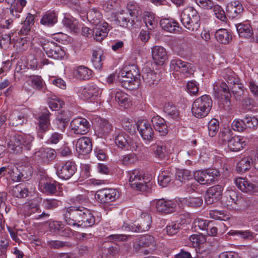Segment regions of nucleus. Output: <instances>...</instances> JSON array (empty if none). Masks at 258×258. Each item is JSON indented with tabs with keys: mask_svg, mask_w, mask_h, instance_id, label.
Instances as JSON below:
<instances>
[{
	"mask_svg": "<svg viewBox=\"0 0 258 258\" xmlns=\"http://www.w3.org/2000/svg\"><path fill=\"white\" fill-rule=\"evenodd\" d=\"M48 105L52 110H56L60 108H62L64 105V103L59 98L54 96L53 98L48 99Z\"/></svg>",
	"mask_w": 258,
	"mask_h": 258,
	"instance_id": "bf43d9fd",
	"label": "nucleus"
},
{
	"mask_svg": "<svg viewBox=\"0 0 258 258\" xmlns=\"http://www.w3.org/2000/svg\"><path fill=\"white\" fill-rule=\"evenodd\" d=\"M213 89L216 97L219 98L221 104L223 107H229L230 105L229 97L230 93L229 87L226 83L219 81L214 84Z\"/></svg>",
	"mask_w": 258,
	"mask_h": 258,
	"instance_id": "0eeeda50",
	"label": "nucleus"
},
{
	"mask_svg": "<svg viewBox=\"0 0 258 258\" xmlns=\"http://www.w3.org/2000/svg\"><path fill=\"white\" fill-rule=\"evenodd\" d=\"M238 35L241 37L249 38L253 34V31L250 25L248 23H239L236 25Z\"/></svg>",
	"mask_w": 258,
	"mask_h": 258,
	"instance_id": "f704fd0d",
	"label": "nucleus"
},
{
	"mask_svg": "<svg viewBox=\"0 0 258 258\" xmlns=\"http://www.w3.org/2000/svg\"><path fill=\"white\" fill-rule=\"evenodd\" d=\"M174 175L170 172L162 171L158 176V182L163 187H166L173 179Z\"/></svg>",
	"mask_w": 258,
	"mask_h": 258,
	"instance_id": "49530a36",
	"label": "nucleus"
},
{
	"mask_svg": "<svg viewBox=\"0 0 258 258\" xmlns=\"http://www.w3.org/2000/svg\"><path fill=\"white\" fill-rule=\"evenodd\" d=\"M42 47L48 56L54 59H61L66 54L64 50L53 41H48L44 43Z\"/></svg>",
	"mask_w": 258,
	"mask_h": 258,
	"instance_id": "f8f14e48",
	"label": "nucleus"
},
{
	"mask_svg": "<svg viewBox=\"0 0 258 258\" xmlns=\"http://www.w3.org/2000/svg\"><path fill=\"white\" fill-rule=\"evenodd\" d=\"M127 10L131 17L134 19L141 14L140 8L136 3L129 2L127 5Z\"/></svg>",
	"mask_w": 258,
	"mask_h": 258,
	"instance_id": "5fc2aeb1",
	"label": "nucleus"
},
{
	"mask_svg": "<svg viewBox=\"0 0 258 258\" xmlns=\"http://www.w3.org/2000/svg\"><path fill=\"white\" fill-rule=\"evenodd\" d=\"M88 20L92 24L97 26L102 23V15L98 10L93 8L90 9L87 13Z\"/></svg>",
	"mask_w": 258,
	"mask_h": 258,
	"instance_id": "72a5a7b5",
	"label": "nucleus"
},
{
	"mask_svg": "<svg viewBox=\"0 0 258 258\" xmlns=\"http://www.w3.org/2000/svg\"><path fill=\"white\" fill-rule=\"evenodd\" d=\"M60 201L54 199H46L43 201L42 206L46 210H52L57 208Z\"/></svg>",
	"mask_w": 258,
	"mask_h": 258,
	"instance_id": "e2e57ef3",
	"label": "nucleus"
},
{
	"mask_svg": "<svg viewBox=\"0 0 258 258\" xmlns=\"http://www.w3.org/2000/svg\"><path fill=\"white\" fill-rule=\"evenodd\" d=\"M176 178L177 180L185 183L186 181L192 178V175L189 170H183L177 172Z\"/></svg>",
	"mask_w": 258,
	"mask_h": 258,
	"instance_id": "69168bd1",
	"label": "nucleus"
},
{
	"mask_svg": "<svg viewBox=\"0 0 258 258\" xmlns=\"http://www.w3.org/2000/svg\"><path fill=\"white\" fill-rule=\"evenodd\" d=\"M50 113L46 110L38 117V129L41 133H45L49 130L50 125L49 116Z\"/></svg>",
	"mask_w": 258,
	"mask_h": 258,
	"instance_id": "c85d7f7f",
	"label": "nucleus"
},
{
	"mask_svg": "<svg viewBox=\"0 0 258 258\" xmlns=\"http://www.w3.org/2000/svg\"><path fill=\"white\" fill-rule=\"evenodd\" d=\"M57 21V15L53 11L45 13L42 17L40 23L45 26H52Z\"/></svg>",
	"mask_w": 258,
	"mask_h": 258,
	"instance_id": "2f4dec72",
	"label": "nucleus"
},
{
	"mask_svg": "<svg viewBox=\"0 0 258 258\" xmlns=\"http://www.w3.org/2000/svg\"><path fill=\"white\" fill-rule=\"evenodd\" d=\"M137 128L143 139L150 141L153 137L154 132L150 124L146 120L138 122Z\"/></svg>",
	"mask_w": 258,
	"mask_h": 258,
	"instance_id": "4be33fe9",
	"label": "nucleus"
},
{
	"mask_svg": "<svg viewBox=\"0 0 258 258\" xmlns=\"http://www.w3.org/2000/svg\"><path fill=\"white\" fill-rule=\"evenodd\" d=\"M105 59V56L100 51L93 50L92 53V62L94 68L100 71L102 67V61Z\"/></svg>",
	"mask_w": 258,
	"mask_h": 258,
	"instance_id": "a18cd8bd",
	"label": "nucleus"
},
{
	"mask_svg": "<svg viewBox=\"0 0 258 258\" xmlns=\"http://www.w3.org/2000/svg\"><path fill=\"white\" fill-rule=\"evenodd\" d=\"M253 165V160L250 156L245 157L237 164L236 170L238 172H244L248 170Z\"/></svg>",
	"mask_w": 258,
	"mask_h": 258,
	"instance_id": "4c0bfd02",
	"label": "nucleus"
},
{
	"mask_svg": "<svg viewBox=\"0 0 258 258\" xmlns=\"http://www.w3.org/2000/svg\"><path fill=\"white\" fill-rule=\"evenodd\" d=\"M144 218L142 216L140 220V223L137 225L135 224L132 226V230L135 232H140L148 231L150 228L152 220L149 214H144Z\"/></svg>",
	"mask_w": 258,
	"mask_h": 258,
	"instance_id": "5701e85b",
	"label": "nucleus"
},
{
	"mask_svg": "<svg viewBox=\"0 0 258 258\" xmlns=\"http://www.w3.org/2000/svg\"><path fill=\"white\" fill-rule=\"evenodd\" d=\"M95 196L100 203L105 204L115 201L120 195L116 189L104 188L97 191Z\"/></svg>",
	"mask_w": 258,
	"mask_h": 258,
	"instance_id": "9b49d317",
	"label": "nucleus"
},
{
	"mask_svg": "<svg viewBox=\"0 0 258 258\" xmlns=\"http://www.w3.org/2000/svg\"><path fill=\"white\" fill-rule=\"evenodd\" d=\"M140 81L135 79L131 78L127 81H125L123 79H121V86L126 89L134 90L139 85Z\"/></svg>",
	"mask_w": 258,
	"mask_h": 258,
	"instance_id": "052dcab7",
	"label": "nucleus"
},
{
	"mask_svg": "<svg viewBox=\"0 0 258 258\" xmlns=\"http://www.w3.org/2000/svg\"><path fill=\"white\" fill-rule=\"evenodd\" d=\"M215 36L217 41L223 44H229L232 38L231 33L226 29L217 30Z\"/></svg>",
	"mask_w": 258,
	"mask_h": 258,
	"instance_id": "cd10ccee",
	"label": "nucleus"
},
{
	"mask_svg": "<svg viewBox=\"0 0 258 258\" xmlns=\"http://www.w3.org/2000/svg\"><path fill=\"white\" fill-rule=\"evenodd\" d=\"M137 245L139 247H148L149 249L153 250L156 247V242L153 236L147 234L139 238Z\"/></svg>",
	"mask_w": 258,
	"mask_h": 258,
	"instance_id": "a878e982",
	"label": "nucleus"
},
{
	"mask_svg": "<svg viewBox=\"0 0 258 258\" xmlns=\"http://www.w3.org/2000/svg\"><path fill=\"white\" fill-rule=\"evenodd\" d=\"M160 24L165 31L173 33L178 31L179 24L174 19H162L160 21Z\"/></svg>",
	"mask_w": 258,
	"mask_h": 258,
	"instance_id": "7c9ffc66",
	"label": "nucleus"
},
{
	"mask_svg": "<svg viewBox=\"0 0 258 258\" xmlns=\"http://www.w3.org/2000/svg\"><path fill=\"white\" fill-rule=\"evenodd\" d=\"M62 23L64 26L74 32H77L79 29L78 22L76 20H72L70 18L64 17L62 20Z\"/></svg>",
	"mask_w": 258,
	"mask_h": 258,
	"instance_id": "603ef678",
	"label": "nucleus"
},
{
	"mask_svg": "<svg viewBox=\"0 0 258 258\" xmlns=\"http://www.w3.org/2000/svg\"><path fill=\"white\" fill-rule=\"evenodd\" d=\"M115 100L118 103L124 108H127L132 105L128 95L121 91H117L115 94Z\"/></svg>",
	"mask_w": 258,
	"mask_h": 258,
	"instance_id": "c9c22d12",
	"label": "nucleus"
},
{
	"mask_svg": "<svg viewBox=\"0 0 258 258\" xmlns=\"http://www.w3.org/2000/svg\"><path fill=\"white\" fill-rule=\"evenodd\" d=\"M23 208L25 215L29 216L38 212L40 207L37 201L35 200H32L25 203L23 205Z\"/></svg>",
	"mask_w": 258,
	"mask_h": 258,
	"instance_id": "58836bf2",
	"label": "nucleus"
},
{
	"mask_svg": "<svg viewBox=\"0 0 258 258\" xmlns=\"http://www.w3.org/2000/svg\"><path fill=\"white\" fill-rule=\"evenodd\" d=\"M152 56L155 63L163 65L167 58L166 49L161 46H154L152 48Z\"/></svg>",
	"mask_w": 258,
	"mask_h": 258,
	"instance_id": "aec40b11",
	"label": "nucleus"
},
{
	"mask_svg": "<svg viewBox=\"0 0 258 258\" xmlns=\"http://www.w3.org/2000/svg\"><path fill=\"white\" fill-rule=\"evenodd\" d=\"M11 170V172L9 173L12 180L15 182L28 180L31 178L33 173L32 168L30 166L21 167V169H18L17 167L13 166Z\"/></svg>",
	"mask_w": 258,
	"mask_h": 258,
	"instance_id": "9d476101",
	"label": "nucleus"
},
{
	"mask_svg": "<svg viewBox=\"0 0 258 258\" xmlns=\"http://www.w3.org/2000/svg\"><path fill=\"white\" fill-rule=\"evenodd\" d=\"M92 146L91 141L89 138L82 137L76 143V151L79 154L87 155L92 151Z\"/></svg>",
	"mask_w": 258,
	"mask_h": 258,
	"instance_id": "412c9836",
	"label": "nucleus"
},
{
	"mask_svg": "<svg viewBox=\"0 0 258 258\" xmlns=\"http://www.w3.org/2000/svg\"><path fill=\"white\" fill-rule=\"evenodd\" d=\"M109 30L107 23L103 22L99 24L94 29V39L98 41H102L107 36Z\"/></svg>",
	"mask_w": 258,
	"mask_h": 258,
	"instance_id": "bb28decb",
	"label": "nucleus"
},
{
	"mask_svg": "<svg viewBox=\"0 0 258 258\" xmlns=\"http://www.w3.org/2000/svg\"><path fill=\"white\" fill-rule=\"evenodd\" d=\"M129 182L131 187L141 191H149L152 183L148 178H145L142 172L139 169H134L128 172Z\"/></svg>",
	"mask_w": 258,
	"mask_h": 258,
	"instance_id": "20e7f679",
	"label": "nucleus"
},
{
	"mask_svg": "<svg viewBox=\"0 0 258 258\" xmlns=\"http://www.w3.org/2000/svg\"><path fill=\"white\" fill-rule=\"evenodd\" d=\"M29 192L27 187L22 183L16 185L12 190L13 196L18 198H26L28 196Z\"/></svg>",
	"mask_w": 258,
	"mask_h": 258,
	"instance_id": "c03bdc74",
	"label": "nucleus"
},
{
	"mask_svg": "<svg viewBox=\"0 0 258 258\" xmlns=\"http://www.w3.org/2000/svg\"><path fill=\"white\" fill-rule=\"evenodd\" d=\"M238 197L237 193L233 190L227 191L224 197L223 202L224 205L228 207L232 206L233 204H238Z\"/></svg>",
	"mask_w": 258,
	"mask_h": 258,
	"instance_id": "79ce46f5",
	"label": "nucleus"
},
{
	"mask_svg": "<svg viewBox=\"0 0 258 258\" xmlns=\"http://www.w3.org/2000/svg\"><path fill=\"white\" fill-rule=\"evenodd\" d=\"M62 211L64 220L70 226L90 227L95 223V218L90 210L83 206H71Z\"/></svg>",
	"mask_w": 258,
	"mask_h": 258,
	"instance_id": "f257e3e1",
	"label": "nucleus"
},
{
	"mask_svg": "<svg viewBox=\"0 0 258 258\" xmlns=\"http://www.w3.org/2000/svg\"><path fill=\"white\" fill-rule=\"evenodd\" d=\"M223 190L222 186L220 185L210 187L205 195V202L210 205L218 201L222 197Z\"/></svg>",
	"mask_w": 258,
	"mask_h": 258,
	"instance_id": "2eb2a0df",
	"label": "nucleus"
},
{
	"mask_svg": "<svg viewBox=\"0 0 258 258\" xmlns=\"http://www.w3.org/2000/svg\"><path fill=\"white\" fill-rule=\"evenodd\" d=\"M142 78L146 86L154 87L157 85L160 80V76L154 71L149 68H144Z\"/></svg>",
	"mask_w": 258,
	"mask_h": 258,
	"instance_id": "f3484780",
	"label": "nucleus"
},
{
	"mask_svg": "<svg viewBox=\"0 0 258 258\" xmlns=\"http://www.w3.org/2000/svg\"><path fill=\"white\" fill-rule=\"evenodd\" d=\"M231 9L228 10L230 17L232 18L239 17L243 13L244 9L241 3L238 1L231 3Z\"/></svg>",
	"mask_w": 258,
	"mask_h": 258,
	"instance_id": "ea45409f",
	"label": "nucleus"
},
{
	"mask_svg": "<svg viewBox=\"0 0 258 258\" xmlns=\"http://www.w3.org/2000/svg\"><path fill=\"white\" fill-rule=\"evenodd\" d=\"M209 135L213 137H215L219 130V121L216 119H211L208 123Z\"/></svg>",
	"mask_w": 258,
	"mask_h": 258,
	"instance_id": "0e129e2a",
	"label": "nucleus"
},
{
	"mask_svg": "<svg viewBox=\"0 0 258 258\" xmlns=\"http://www.w3.org/2000/svg\"><path fill=\"white\" fill-rule=\"evenodd\" d=\"M102 90L95 84H88L81 92V97L91 102L96 100L101 94Z\"/></svg>",
	"mask_w": 258,
	"mask_h": 258,
	"instance_id": "4468645a",
	"label": "nucleus"
},
{
	"mask_svg": "<svg viewBox=\"0 0 258 258\" xmlns=\"http://www.w3.org/2000/svg\"><path fill=\"white\" fill-rule=\"evenodd\" d=\"M234 182L236 186L244 192L252 194L258 191V184H253L246 179L236 178Z\"/></svg>",
	"mask_w": 258,
	"mask_h": 258,
	"instance_id": "dca6fc26",
	"label": "nucleus"
},
{
	"mask_svg": "<svg viewBox=\"0 0 258 258\" xmlns=\"http://www.w3.org/2000/svg\"><path fill=\"white\" fill-rule=\"evenodd\" d=\"M47 244L50 248L53 249H60L66 247H70L72 245L69 242L56 240L47 241Z\"/></svg>",
	"mask_w": 258,
	"mask_h": 258,
	"instance_id": "3c124183",
	"label": "nucleus"
},
{
	"mask_svg": "<svg viewBox=\"0 0 258 258\" xmlns=\"http://www.w3.org/2000/svg\"><path fill=\"white\" fill-rule=\"evenodd\" d=\"M39 185H41L43 192L47 194L53 195L56 191V186L57 183L55 181H46V182H40Z\"/></svg>",
	"mask_w": 258,
	"mask_h": 258,
	"instance_id": "09e8293b",
	"label": "nucleus"
},
{
	"mask_svg": "<svg viewBox=\"0 0 258 258\" xmlns=\"http://www.w3.org/2000/svg\"><path fill=\"white\" fill-rule=\"evenodd\" d=\"M130 137L123 132L119 133L115 138V143L118 148L122 149H128Z\"/></svg>",
	"mask_w": 258,
	"mask_h": 258,
	"instance_id": "a19ab883",
	"label": "nucleus"
},
{
	"mask_svg": "<svg viewBox=\"0 0 258 258\" xmlns=\"http://www.w3.org/2000/svg\"><path fill=\"white\" fill-rule=\"evenodd\" d=\"M212 104V100L209 95H204L199 97L192 103V114L197 118L206 116L211 109Z\"/></svg>",
	"mask_w": 258,
	"mask_h": 258,
	"instance_id": "39448f33",
	"label": "nucleus"
},
{
	"mask_svg": "<svg viewBox=\"0 0 258 258\" xmlns=\"http://www.w3.org/2000/svg\"><path fill=\"white\" fill-rule=\"evenodd\" d=\"M9 120L10 124L15 126L22 125L27 121V119L24 117V115L17 111H13L10 115Z\"/></svg>",
	"mask_w": 258,
	"mask_h": 258,
	"instance_id": "e433bc0d",
	"label": "nucleus"
},
{
	"mask_svg": "<svg viewBox=\"0 0 258 258\" xmlns=\"http://www.w3.org/2000/svg\"><path fill=\"white\" fill-rule=\"evenodd\" d=\"M212 9L216 17L222 22H226L227 18L224 11L219 5H214Z\"/></svg>",
	"mask_w": 258,
	"mask_h": 258,
	"instance_id": "774afa93",
	"label": "nucleus"
},
{
	"mask_svg": "<svg viewBox=\"0 0 258 258\" xmlns=\"http://www.w3.org/2000/svg\"><path fill=\"white\" fill-rule=\"evenodd\" d=\"M234 98L237 101H240L245 95L246 90L243 85L239 83L230 89Z\"/></svg>",
	"mask_w": 258,
	"mask_h": 258,
	"instance_id": "37998d69",
	"label": "nucleus"
},
{
	"mask_svg": "<svg viewBox=\"0 0 258 258\" xmlns=\"http://www.w3.org/2000/svg\"><path fill=\"white\" fill-rule=\"evenodd\" d=\"M27 1L26 0H16L15 2L10 8V12L11 15L15 16L16 17H19V15L16 14L14 12L21 13L23 11L24 7L26 6Z\"/></svg>",
	"mask_w": 258,
	"mask_h": 258,
	"instance_id": "de8ad7c7",
	"label": "nucleus"
},
{
	"mask_svg": "<svg viewBox=\"0 0 258 258\" xmlns=\"http://www.w3.org/2000/svg\"><path fill=\"white\" fill-rule=\"evenodd\" d=\"M154 203H155V207L158 212L165 214L174 212L176 207L175 203L173 202L165 200L163 199L155 201Z\"/></svg>",
	"mask_w": 258,
	"mask_h": 258,
	"instance_id": "a211bd4d",
	"label": "nucleus"
},
{
	"mask_svg": "<svg viewBox=\"0 0 258 258\" xmlns=\"http://www.w3.org/2000/svg\"><path fill=\"white\" fill-rule=\"evenodd\" d=\"M246 128L255 130L258 126V119L254 116L246 115L243 118Z\"/></svg>",
	"mask_w": 258,
	"mask_h": 258,
	"instance_id": "680f3d73",
	"label": "nucleus"
},
{
	"mask_svg": "<svg viewBox=\"0 0 258 258\" xmlns=\"http://www.w3.org/2000/svg\"><path fill=\"white\" fill-rule=\"evenodd\" d=\"M180 17L182 25L187 32L194 34L199 29L201 18L197 10L193 8L188 7L184 9Z\"/></svg>",
	"mask_w": 258,
	"mask_h": 258,
	"instance_id": "f03ea898",
	"label": "nucleus"
},
{
	"mask_svg": "<svg viewBox=\"0 0 258 258\" xmlns=\"http://www.w3.org/2000/svg\"><path fill=\"white\" fill-rule=\"evenodd\" d=\"M151 122L156 131L158 132L161 136H165L168 133L166 121L158 115L154 116Z\"/></svg>",
	"mask_w": 258,
	"mask_h": 258,
	"instance_id": "b1692460",
	"label": "nucleus"
},
{
	"mask_svg": "<svg viewBox=\"0 0 258 258\" xmlns=\"http://www.w3.org/2000/svg\"><path fill=\"white\" fill-rule=\"evenodd\" d=\"M117 20L120 26L122 27H127L128 25L133 26L135 24V19L133 18L129 19L128 17H125L123 14L118 16Z\"/></svg>",
	"mask_w": 258,
	"mask_h": 258,
	"instance_id": "338daca9",
	"label": "nucleus"
},
{
	"mask_svg": "<svg viewBox=\"0 0 258 258\" xmlns=\"http://www.w3.org/2000/svg\"><path fill=\"white\" fill-rule=\"evenodd\" d=\"M181 202L191 207H199L203 204V199L201 197H188L181 199Z\"/></svg>",
	"mask_w": 258,
	"mask_h": 258,
	"instance_id": "8fccbe9b",
	"label": "nucleus"
},
{
	"mask_svg": "<svg viewBox=\"0 0 258 258\" xmlns=\"http://www.w3.org/2000/svg\"><path fill=\"white\" fill-rule=\"evenodd\" d=\"M56 157L54 149L46 148L40 149L36 152L33 156V159L38 164H48Z\"/></svg>",
	"mask_w": 258,
	"mask_h": 258,
	"instance_id": "6e6552de",
	"label": "nucleus"
},
{
	"mask_svg": "<svg viewBox=\"0 0 258 258\" xmlns=\"http://www.w3.org/2000/svg\"><path fill=\"white\" fill-rule=\"evenodd\" d=\"M231 138V131L228 129H225L220 132L218 135V142L220 144L226 145L227 144H228Z\"/></svg>",
	"mask_w": 258,
	"mask_h": 258,
	"instance_id": "864d4df0",
	"label": "nucleus"
},
{
	"mask_svg": "<svg viewBox=\"0 0 258 258\" xmlns=\"http://www.w3.org/2000/svg\"><path fill=\"white\" fill-rule=\"evenodd\" d=\"M70 127L76 134L85 135L89 131L90 123L84 118L77 117L72 120L70 124Z\"/></svg>",
	"mask_w": 258,
	"mask_h": 258,
	"instance_id": "ddd939ff",
	"label": "nucleus"
},
{
	"mask_svg": "<svg viewBox=\"0 0 258 258\" xmlns=\"http://www.w3.org/2000/svg\"><path fill=\"white\" fill-rule=\"evenodd\" d=\"M164 111L167 115L171 118L176 119L178 116V112L175 106L172 103H167L165 104L164 107Z\"/></svg>",
	"mask_w": 258,
	"mask_h": 258,
	"instance_id": "6e6d98bb",
	"label": "nucleus"
},
{
	"mask_svg": "<svg viewBox=\"0 0 258 258\" xmlns=\"http://www.w3.org/2000/svg\"><path fill=\"white\" fill-rule=\"evenodd\" d=\"M227 145L230 151L236 152L242 149L246 143L243 137L235 136L231 137Z\"/></svg>",
	"mask_w": 258,
	"mask_h": 258,
	"instance_id": "393cba45",
	"label": "nucleus"
},
{
	"mask_svg": "<svg viewBox=\"0 0 258 258\" xmlns=\"http://www.w3.org/2000/svg\"><path fill=\"white\" fill-rule=\"evenodd\" d=\"M34 139L29 135L15 134L10 137L7 146L12 153L18 154L22 152L23 147L26 150H30Z\"/></svg>",
	"mask_w": 258,
	"mask_h": 258,
	"instance_id": "7ed1b4c3",
	"label": "nucleus"
},
{
	"mask_svg": "<svg viewBox=\"0 0 258 258\" xmlns=\"http://www.w3.org/2000/svg\"><path fill=\"white\" fill-rule=\"evenodd\" d=\"M56 173L59 177L63 179H70L77 170L76 165L72 161H67L56 167Z\"/></svg>",
	"mask_w": 258,
	"mask_h": 258,
	"instance_id": "1a4fd4ad",
	"label": "nucleus"
},
{
	"mask_svg": "<svg viewBox=\"0 0 258 258\" xmlns=\"http://www.w3.org/2000/svg\"><path fill=\"white\" fill-rule=\"evenodd\" d=\"M74 75L80 80H87L92 76V71L84 66H80L74 70Z\"/></svg>",
	"mask_w": 258,
	"mask_h": 258,
	"instance_id": "c756f323",
	"label": "nucleus"
},
{
	"mask_svg": "<svg viewBox=\"0 0 258 258\" xmlns=\"http://www.w3.org/2000/svg\"><path fill=\"white\" fill-rule=\"evenodd\" d=\"M99 131L103 134L109 133L113 128L112 125L107 120L100 119L99 122Z\"/></svg>",
	"mask_w": 258,
	"mask_h": 258,
	"instance_id": "4d7b16f0",
	"label": "nucleus"
},
{
	"mask_svg": "<svg viewBox=\"0 0 258 258\" xmlns=\"http://www.w3.org/2000/svg\"><path fill=\"white\" fill-rule=\"evenodd\" d=\"M220 175V172L214 168L196 171L194 175L195 180L204 185L210 184L218 180Z\"/></svg>",
	"mask_w": 258,
	"mask_h": 258,
	"instance_id": "423d86ee",
	"label": "nucleus"
},
{
	"mask_svg": "<svg viewBox=\"0 0 258 258\" xmlns=\"http://www.w3.org/2000/svg\"><path fill=\"white\" fill-rule=\"evenodd\" d=\"M190 64L187 62L182 61L180 59H172L170 63V68L175 72H180L185 76H188L189 74V68Z\"/></svg>",
	"mask_w": 258,
	"mask_h": 258,
	"instance_id": "6ab92c4d",
	"label": "nucleus"
},
{
	"mask_svg": "<svg viewBox=\"0 0 258 258\" xmlns=\"http://www.w3.org/2000/svg\"><path fill=\"white\" fill-rule=\"evenodd\" d=\"M121 71L122 76H128V78H132L140 81V72L137 66L135 64L129 65L123 68Z\"/></svg>",
	"mask_w": 258,
	"mask_h": 258,
	"instance_id": "473e14b6",
	"label": "nucleus"
},
{
	"mask_svg": "<svg viewBox=\"0 0 258 258\" xmlns=\"http://www.w3.org/2000/svg\"><path fill=\"white\" fill-rule=\"evenodd\" d=\"M144 21L149 29H153L157 25V21L153 14L147 12L144 17Z\"/></svg>",
	"mask_w": 258,
	"mask_h": 258,
	"instance_id": "13d9d810",
	"label": "nucleus"
}]
</instances>
